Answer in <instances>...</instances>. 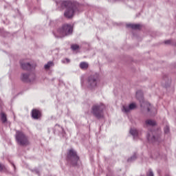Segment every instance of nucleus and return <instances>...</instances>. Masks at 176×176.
Listing matches in <instances>:
<instances>
[{
  "label": "nucleus",
  "mask_w": 176,
  "mask_h": 176,
  "mask_svg": "<svg viewBox=\"0 0 176 176\" xmlns=\"http://www.w3.org/2000/svg\"><path fill=\"white\" fill-rule=\"evenodd\" d=\"M32 116L33 119H39L41 118V111L36 109H33Z\"/></svg>",
  "instance_id": "9b49d317"
},
{
  "label": "nucleus",
  "mask_w": 176,
  "mask_h": 176,
  "mask_svg": "<svg viewBox=\"0 0 176 176\" xmlns=\"http://www.w3.org/2000/svg\"><path fill=\"white\" fill-rule=\"evenodd\" d=\"M136 98L139 100L140 102V107L146 108L148 112H153V115H155V113H157V110L155 107H152L149 102L144 101V95L142 94V91H138L136 92Z\"/></svg>",
  "instance_id": "f03ea898"
},
{
  "label": "nucleus",
  "mask_w": 176,
  "mask_h": 176,
  "mask_svg": "<svg viewBox=\"0 0 176 176\" xmlns=\"http://www.w3.org/2000/svg\"><path fill=\"white\" fill-rule=\"evenodd\" d=\"M135 103H131L129 106L127 105H123L122 107V111L124 113H129L130 111H133V109H135L136 108Z\"/></svg>",
  "instance_id": "1a4fd4ad"
},
{
  "label": "nucleus",
  "mask_w": 176,
  "mask_h": 176,
  "mask_svg": "<svg viewBox=\"0 0 176 176\" xmlns=\"http://www.w3.org/2000/svg\"><path fill=\"white\" fill-rule=\"evenodd\" d=\"M79 161V157L76 155V152L74 149H71L67 153V162L72 166H76Z\"/></svg>",
  "instance_id": "0eeeda50"
},
{
  "label": "nucleus",
  "mask_w": 176,
  "mask_h": 176,
  "mask_svg": "<svg viewBox=\"0 0 176 176\" xmlns=\"http://www.w3.org/2000/svg\"><path fill=\"white\" fill-rule=\"evenodd\" d=\"M126 27H128V28H132V30H140L141 25H140V24L129 23L126 25Z\"/></svg>",
  "instance_id": "ddd939ff"
},
{
  "label": "nucleus",
  "mask_w": 176,
  "mask_h": 176,
  "mask_svg": "<svg viewBox=\"0 0 176 176\" xmlns=\"http://www.w3.org/2000/svg\"><path fill=\"white\" fill-rule=\"evenodd\" d=\"M61 5L62 6H65V8H66L64 14L67 19L74 17V14L78 12V7H76L75 3H73L71 1H62Z\"/></svg>",
  "instance_id": "f257e3e1"
},
{
  "label": "nucleus",
  "mask_w": 176,
  "mask_h": 176,
  "mask_svg": "<svg viewBox=\"0 0 176 176\" xmlns=\"http://www.w3.org/2000/svg\"><path fill=\"white\" fill-rule=\"evenodd\" d=\"M72 25L65 24L57 30V34L56 36H58V38H63V36L71 35V34H72Z\"/></svg>",
  "instance_id": "7ed1b4c3"
},
{
  "label": "nucleus",
  "mask_w": 176,
  "mask_h": 176,
  "mask_svg": "<svg viewBox=\"0 0 176 176\" xmlns=\"http://www.w3.org/2000/svg\"><path fill=\"white\" fill-rule=\"evenodd\" d=\"M15 138L19 145L25 146L30 144L28 138L21 131H16Z\"/></svg>",
  "instance_id": "39448f33"
},
{
  "label": "nucleus",
  "mask_w": 176,
  "mask_h": 176,
  "mask_svg": "<svg viewBox=\"0 0 176 176\" xmlns=\"http://www.w3.org/2000/svg\"><path fill=\"white\" fill-rule=\"evenodd\" d=\"M104 109H105V105L102 103L96 104L92 107V113L98 119L104 118Z\"/></svg>",
  "instance_id": "20e7f679"
},
{
  "label": "nucleus",
  "mask_w": 176,
  "mask_h": 176,
  "mask_svg": "<svg viewBox=\"0 0 176 176\" xmlns=\"http://www.w3.org/2000/svg\"><path fill=\"white\" fill-rule=\"evenodd\" d=\"M147 140L150 142H160V135H155L153 132L150 131L147 133Z\"/></svg>",
  "instance_id": "6e6552de"
},
{
  "label": "nucleus",
  "mask_w": 176,
  "mask_h": 176,
  "mask_svg": "<svg viewBox=\"0 0 176 176\" xmlns=\"http://www.w3.org/2000/svg\"><path fill=\"white\" fill-rule=\"evenodd\" d=\"M5 166L0 164V171H2V170H4Z\"/></svg>",
  "instance_id": "b1692460"
},
{
  "label": "nucleus",
  "mask_w": 176,
  "mask_h": 176,
  "mask_svg": "<svg viewBox=\"0 0 176 176\" xmlns=\"http://www.w3.org/2000/svg\"><path fill=\"white\" fill-rule=\"evenodd\" d=\"M21 67L23 69H31V64L21 63Z\"/></svg>",
  "instance_id": "2eb2a0df"
},
{
  "label": "nucleus",
  "mask_w": 176,
  "mask_h": 176,
  "mask_svg": "<svg viewBox=\"0 0 176 176\" xmlns=\"http://www.w3.org/2000/svg\"><path fill=\"white\" fill-rule=\"evenodd\" d=\"M130 134H131V135H133L134 140H135V138H138V137H140V135H138V131L135 129H131Z\"/></svg>",
  "instance_id": "f8f14e48"
},
{
  "label": "nucleus",
  "mask_w": 176,
  "mask_h": 176,
  "mask_svg": "<svg viewBox=\"0 0 176 176\" xmlns=\"http://www.w3.org/2000/svg\"><path fill=\"white\" fill-rule=\"evenodd\" d=\"M147 176H154L153 175V172L152 171V170H149L148 173H147Z\"/></svg>",
  "instance_id": "4be33fe9"
},
{
  "label": "nucleus",
  "mask_w": 176,
  "mask_h": 176,
  "mask_svg": "<svg viewBox=\"0 0 176 176\" xmlns=\"http://www.w3.org/2000/svg\"><path fill=\"white\" fill-rule=\"evenodd\" d=\"M145 123L146 126H151L152 127H153V126H156V121L153 120H147Z\"/></svg>",
  "instance_id": "4468645a"
},
{
  "label": "nucleus",
  "mask_w": 176,
  "mask_h": 176,
  "mask_svg": "<svg viewBox=\"0 0 176 176\" xmlns=\"http://www.w3.org/2000/svg\"><path fill=\"white\" fill-rule=\"evenodd\" d=\"M66 63H69V59L66 58Z\"/></svg>",
  "instance_id": "393cba45"
},
{
  "label": "nucleus",
  "mask_w": 176,
  "mask_h": 176,
  "mask_svg": "<svg viewBox=\"0 0 176 176\" xmlns=\"http://www.w3.org/2000/svg\"><path fill=\"white\" fill-rule=\"evenodd\" d=\"M1 120L3 122V123H5L7 120L6 119V114L4 113H1Z\"/></svg>",
  "instance_id": "6ab92c4d"
},
{
  "label": "nucleus",
  "mask_w": 176,
  "mask_h": 176,
  "mask_svg": "<svg viewBox=\"0 0 176 176\" xmlns=\"http://www.w3.org/2000/svg\"><path fill=\"white\" fill-rule=\"evenodd\" d=\"M31 78H32V76L28 74H23L21 76V79L23 82H31L32 80Z\"/></svg>",
  "instance_id": "9d476101"
},
{
  "label": "nucleus",
  "mask_w": 176,
  "mask_h": 176,
  "mask_svg": "<svg viewBox=\"0 0 176 176\" xmlns=\"http://www.w3.org/2000/svg\"><path fill=\"white\" fill-rule=\"evenodd\" d=\"M98 80H100V76H98V74H94L89 76L87 80V86L88 89H91V90L95 87H97Z\"/></svg>",
  "instance_id": "423d86ee"
},
{
  "label": "nucleus",
  "mask_w": 176,
  "mask_h": 176,
  "mask_svg": "<svg viewBox=\"0 0 176 176\" xmlns=\"http://www.w3.org/2000/svg\"><path fill=\"white\" fill-rule=\"evenodd\" d=\"M136 160H137V153H134L133 155V156H131L129 158H128L127 162L128 163H131V162H134Z\"/></svg>",
  "instance_id": "f3484780"
},
{
  "label": "nucleus",
  "mask_w": 176,
  "mask_h": 176,
  "mask_svg": "<svg viewBox=\"0 0 176 176\" xmlns=\"http://www.w3.org/2000/svg\"><path fill=\"white\" fill-rule=\"evenodd\" d=\"M165 45H170L171 43V40H167L164 41Z\"/></svg>",
  "instance_id": "5701e85b"
},
{
  "label": "nucleus",
  "mask_w": 176,
  "mask_h": 176,
  "mask_svg": "<svg viewBox=\"0 0 176 176\" xmlns=\"http://www.w3.org/2000/svg\"><path fill=\"white\" fill-rule=\"evenodd\" d=\"M54 64L53 62L50 61L48 62L46 65H45L44 67L45 69H49V68H50V67H53Z\"/></svg>",
  "instance_id": "a211bd4d"
},
{
  "label": "nucleus",
  "mask_w": 176,
  "mask_h": 176,
  "mask_svg": "<svg viewBox=\"0 0 176 176\" xmlns=\"http://www.w3.org/2000/svg\"><path fill=\"white\" fill-rule=\"evenodd\" d=\"M80 68L81 69H87L89 68V63L86 62H82L80 63Z\"/></svg>",
  "instance_id": "dca6fc26"
},
{
  "label": "nucleus",
  "mask_w": 176,
  "mask_h": 176,
  "mask_svg": "<svg viewBox=\"0 0 176 176\" xmlns=\"http://www.w3.org/2000/svg\"><path fill=\"white\" fill-rule=\"evenodd\" d=\"M71 47H72V50H78V49H79V45H72Z\"/></svg>",
  "instance_id": "412c9836"
},
{
  "label": "nucleus",
  "mask_w": 176,
  "mask_h": 176,
  "mask_svg": "<svg viewBox=\"0 0 176 176\" xmlns=\"http://www.w3.org/2000/svg\"><path fill=\"white\" fill-rule=\"evenodd\" d=\"M164 133L165 134H168L170 133V127L168 126L164 127Z\"/></svg>",
  "instance_id": "aec40b11"
}]
</instances>
